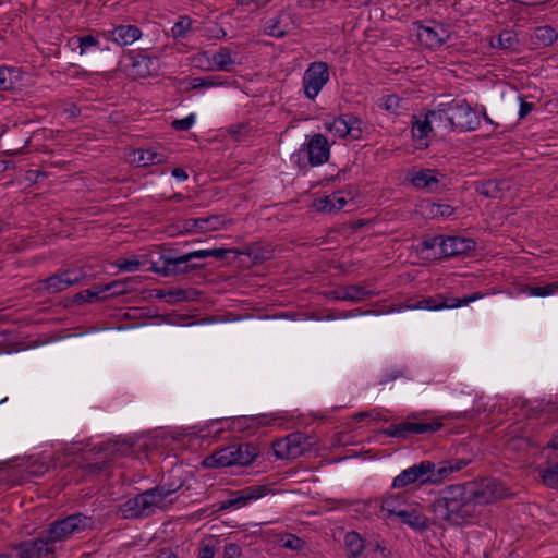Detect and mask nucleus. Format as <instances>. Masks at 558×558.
Returning a JSON list of instances; mask_svg holds the SVG:
<instances>
[{
    "label": "nucleus",
    "instance_id": "obj_12",
    "mask_svg": "<svg viewBox=\"0 0 558 558\" xmlns=\"http://www.w3.org/2000/svg\"><path fill=\"white\" fill-rule=\"evenodd\" d=\"M441 427V420L434 417L429 421H403L398 424H391L383 433L388 437L408 438L412 434L429 435Z\"/></svg>",
    "mask_w": 558,
    "mask_h": 558
},
{
    "label": "nucleus",
    "instance_id": "obj_60",
    "mask_svg": "<svg viewBox=\"0 0 558 558\" xmlns=\"http://www.w3.org/2000/svg\"><path fill=\"white\" fill-rule=\"evenodd\" d=\"M241 555V548L235 543H229L225 546V558H235Z\"/></svg>",
    "mask_w": 558,
    "mask_h": 558
},
{
    "label": "nucleus",
    "instance_id": "obj_10",
    "mask_svg": "<svg viewBox=\"0 0 558 558\" xmlns=\"http://www.w3.org/2000/svg\"><path fill=\"white\" fill-rule=\"evenodd\" d=\"M435 463L428 460L421 461L397 475L391 484L392 488H404L411 484H436L434 475Z\"/></svg>",
    "mask_w": 558,
    "mask_h": 558
},
{
    "label": "nucleus",
    "instance_id": "obj_59",
    "mask_svg": "<svg viewBox=\"0 0 558 558\" xmlns=\"http://www.w3.org/2000/svg\"><path fill=\"white\" fill-rule=\"evenodd\" d=\"M230 253H234L235 255L240 254V252L235 248H209L210 257L216 259H225Z\"/></svg>",
    "mask_w": 558,
    "mask_h": 558
},
{
    "label": "nucleus",
    "instance_id": "obj_18",
    "mask_svg": "<svg viewBox=\"0 0 558 558\" xmlns=\"http://www.w3.org/2000/svg\"><path fill=\"white\" fill-rule=\"evenodd\" d=\"M329 81V69L325 62H313L303 76L305 96L314 99Z\"/></svg>",
    "mask_w": 558,
    "mask_h": 558
},
{
    "label": "nucleus",
    "instance_id": "obj_15",
    "mask_svg": "<svg viewBox=\"0 0 558 558\" xmlns=\"http://www.w3.org/2000/svg\"><path fill=\"white\" fill-rule=\"evenodd\" d=\"M15 549L20 558H54L56 542L47 531L45 535L21 542Z\"/></svg>",
    "mask_w": 558,
    "mask_h": 558
},
{
    "label": "nucleus",
    "instance_id": "obj_33",
    "mask_svg": "<svg viewBox=\"0 0 558 558\" xmlns=\"http://www.w3.org/2000/svg\"><path fill=\"white\" fill-rule=\"evenodd\" d=\"M493 48L501 50H515L519 39L513 31H502L499 35L493 36L489 41Z\"/></svg>",
    "mask_w": 558,
    "mask_h": 558
},
{
    "label": "nucleus",
    "instance_id": "obj_34",
    "mask_svg": "<svg viewBox=\"0 0 558 558\" xmlns=\"http://www.w3.org/2000/svg\"><path fill=\"white\" fill-rule=\"evenodd\" d=\"M409 507L400 495H390L383 499L381 509L388 513V518L401 517Z\"/></svg>",
    "mask_w": 558,
    "mask_h": 558
},
{
    "label": "nucleus",
    "instance_id": "obj_54",
    "mask_svg": "<svg viewBox=\"0 0 558 558\" xmlns=\"http://www.w3.org/2000/svg\"><path fill=\"white\" fill-rule=\"evenodd\" d=\"M373 504H376V500H367V501H364V500H354V501H350L349 505L353 506V511L357 512V513H361L363 515H369L371 514V508L373 506Z\"/></svg>",
    "mask_w": 558,
    "mask_h": 558
},
{
    "label": "nucleus",
    "instance_id": "obj_47",
    "mask_svg": "<svg viewBox=\"0 0 558 558\" xmlns=\"http://www.w3.org/2000/svg\"><path fill=\"white\" fill-rule=\"evenodd\" d=\"M428 215L432 217H449L454 213V208L448 204L432 203L426 206Z\"/></svg>",
    "mask_w": 558,
    "mask_h": 558
},
{
    "label": "nucleus",
    "instance_id": "obj_38",
    "mask_svg": "<svg viewBox=\"0 0 558 558\" xmlns=\"http://www.w3.org/2000/svg\"><path fill=\"white\" fill-rule=\"evenodd\" d=\"M505 184L504 181L487 180L480 183L476 191L485 197L498 198L501 197Z\"/></svg>",
    "mask_w": 558,
    "mask_h": 558
},
{
    "label": "nucleus",
    "instance_id": "obj_62",
    "mask_svg": "<svg viewBox=\"0 0 558 558\" xmlns=\"http://www.w3.org/2000/svg\"><path fill=\"white\" fill-rule=\"evenodd\" d=\"M186 254H187V258L190 259V262H192L193 259H201V258L210 257L209 248L208 250L193 251V252H190V253H186Z\"/></svg>",
    "mask_w": 558,
    "mask_h": 558
},
{
    "label": "nucleus",
    "instance_id": "obj_8",
    "mask_svg": "<svg viewBox=\"0 0 558 558\" xmlns=\"http://www.w3.org/2000/svg\"><path fill=\"white\" fill-rule=\"evenodd\" d=\"M475 508L494 502L505 496L506 489L502 484L492 477L483 478L478 482L464 483Z\"/></svg>",
    "mask_w": 558,
    "mask_h": 558
},
{
    "label": "nucleus",
    "instance_id": "obj_14",
    "mask_svg": "<svg viewBox=\"0 0 558 558\" xmlns=\"http://www.w3.org/2000/svg\"><path fill=\"white\" fill-rule=\"evenodd\" d=\"M407 180L414 187L428 193H440L448 187L446 175L437 169L412 170L408 173Z\"/></svg>",
    "mask_w": 558,
    "mask_h": 558
},
{
    "label": "nucleus",
    "instance_id": "obj_50",
    "mask_svg": "<svg viewBox=\"0 0 558 558\" xmlns=\"http://www.w3.org/2000/svg\"><path fill=\"white\" fill-rule=\"evenodd\" d=\"M157 298H167V302H181L186 301V291L183 289H171L168 291L158 290Z\"/></svg>",
    "mask_w": 558,
    "mask_h": 558
},
{
    "label": "nucleus",
    "instance_id": "obj_3",
    "mask_svg": "<svg viewBox=\"0 0 558 558\" xmlns=\"http://www.w3.org/2000/svg\"><path fill=\"white\" fill-rule=\"evenodd\" d=\"M330 158V144L325 135L316 133L308 137L299 150L292 154L291 160L294 161L299 169H303L306 165L318 167L326 163Z\"/></svg>",
    "mask_w": 558,
    "mask_h": 558
},
{
    "label": "nucleus",
    "instance_id": "obj_39",
    "mask_svg": "<svg viewBox=\"0 0 558 558\" xmlns=\"http://www.w3.org/2000/svg\"><path fill=\"white\" fill-rule=\"evenodd\" d=\"M134 161H136L140 167L158 165L163 161V155L151 149H137L134 151Z\"/></svg>",
    "mask_w": 558,
    "mask_h": 558
},
{
    "label": "nucleus",
    "instance_id": "obj_61",
    "mask_svg": "<svg viewBox=\"0 0 558 558\" xmlns=\"http://www.w3.org/2000/svg\"><path fill=\"white\" fill-rule=\"evenodd\" d=\"M520 100H521V102H520L519 118L523 119L534 109V104L527 102L521 97H520Z\"/></svg>",
    "mask_w": 558,
    "mask_h": 558
},
{
    "label": "nucleus",
    "instance_id": "obj_42",
    "mask_svg": "<svg viewBox=\"0 0 558 558\" xmlns=\"http://www.w3.org/2000/svg\"><path fill=\"white\" fill-rule=\"evenodd\" d=\"M524 292L531 296H549L558 293V281L550 282L545 286H526Z\"/></svg>",
    "mask_w": 558,
    "mask_h": 558
},
{
    "label": "nucleus",
    "instance_id": "obj_58",
    "mask_svg": "<svg viewBox=\"0 0 558 558\" xmlns=\"http://www.w3.org/2000/svg\"><path fill=\"white\" fill-rule=\"evenodd\" d=\"M248 130V125L246 123H240L235 125H230L228 129L229 134L235 140L240 141L241 136L246 133Z\"/></svg>",
    "mask_w": 558,
    "mask_h": 558
},
{
    "label": "nucleus",
    "instance_id": "obj_48",
    "mask_svg": "<svg viewBox=\"0 0 558 558\" xmlns=\"http://www.w3.org/2000/svg\"><path fill=\"white\" fill-rule=\"evenodd\" d=\"M542 481L547 487L558 489V462L543 471Z\"/></svg>",
    "mask_w": 558,
    "mask_h": 558
},
{
    "label": "nucleus",
    "instance_id": "obj_26",
    "mask_svg": "<svg viewBox=\"0 0 558 558\" xmlns=\"http://www.w3.org/2000/svg\"><path fill=\"white\" fill-rule=\"evenodd\" d=\"M471 463V459H449L445 461H440L438 463H435L434 468V475L436 484L441 483L445 480H448L451 474L461 471L465 466H468Z\"/></svg>",
    "mask_w": 558,
    "mask_h": 558
},
{
    "label": "nucleus",
    "instance_id": "obj_24",
    "mask_svg": "<svg viewBox=\"0 0 558 558\" xmlns=\"http://www.w3.org/2000/svg\"><path fill=\"white\" fill-rule=\"evenodd\" d=\"M102 37L111 40L120 47L129 46L138 40L143 33L141 28L132 24L116 25L112 29L104 31Z\"/></svg>",
    "mask_w": 558,
    "mask_h": 558
},
{
    "label": "nucleus",
    "instance_id": "obj_35",
    "mask_svg": "<svg viewBox=\"0 0 558 558\" xmlns=\"http://www.w3.org/2000/svg\"><path fill=\"white\" fill-rule=\"evenodd\" d=\"M533 39L538 46L549 47L558 39V32L550 25L537 26L533 31Z\"/></svg>",
    "mask_w": 558,
    "mask_h": 558
},
{
    "label": "nucleus",
    "instance_id": "obj_2",
    "mask_svg": "<svg viewBox=\"0 0 558 558\" xmlns=\"http://www.w3.org/2000/svg\"><path fill=\"white\" fill-rule=\"evenodd\" d=\"M258 454V448L251 442L233 444L216 450L204 460V465L208 468L244 466L251 464Z\"/></svg>",
    "mask_w": 558,
    "mask_h": 558
},
{
    "label": "nucleus",
    "instance_id": "obj_46",
    "mask_svg": "<svg viewBox=\"0 0 558 558\" xmlns=\"http://www.w3.org/2000/svg\"><path fill=\"white\" fill-rule=\"evenodd\" d=\"M131 279H124V280H114L110 283H107L102 287L104 294H107L108 296H114V295H121L124 294L128 291V282Z\"/></svg>",
    "mask_w": 558,
    "mask_h": 558
},
{
    "label": "nucleus",
    "instance_id": "obj_49",
    "mask_svg": "<svg viewBox=\"0 0 558 558\" xmlns=\"http://www.w3.org/2000/svg\"><path fill=\"white\" fill-rule=\"evenodd\" d=\"M401 102H402V99L398 95L390 94V95L384 96L380 99L379 107L385 109L386 111L397 113L398 110L401 108Z\"/></svg>",
    "mask_w": 558,
    "mask_h": 558
},
{
    "label": "nucleus",
    "instance_id": "obj_4",
    "mask_svg": "<svg viewBox=\"0 0 558 558\" xmlns=\"http://www.w3.org/2000/svg\"><path fill=\"white\" fill-rule=\"evenodd\" d=\"M133 442L125 439L109 440L95 446L90 451L101 456L98 461L86 462L81 468L89 474H98L105 470L109 461L118 457H126L133 452Z\"/></svg>",
    "mask_w": 558,
    "mask_h": 558
},
{
    "label": "nucleus",
    "instance_id": "obj_43",
    "mask_svg": "<svg viewBox=\"0 0 558 558\" xmlns=\"http://www.w3.org/2000/svg\"><path fill=\"white\" fill-rule=\"evenodd\" d=\"M16 71L13 68L0 65V90H10L14 88L17 80Z\"/></svg>",
    "mask_w": 558,
    "mask_h": 558
},
{
    "label": "nucleus",
    "instance_id": "obj_27",
    "mask_svg": "<svg viewBox=\"0 0 558 558\" xmlns=\"http://www.w3.org/2000/svg\"><path fill=\"white\" fill-rule=\"evenodd\" d=\"M401 523L408 525L412 530L423 533L429 529L428 518L415 506L409 505L401 517H398Z\"/></svg>",
    "mask_w": 558,
    "mask_h": 558
},
{
    "label": "nucleus",
    "instance_id": "obj_19",
    "mask_svg": "<svg viewBox=\"0 0 558 558\" xmlns=\"http://www.w3.org/2000/svg\"><path fill=\"white\" fill-rule=\"evenodd\" d=\"M416 25L417 40L428 49H437L450 38L449 31L441 23L432 21L430 24L424 25L417 22Z\"/></svg>",
    "mask_w": 558,
    "mask_h": 558
},
{
    "label": "nucleus",
    "instance_id": "obj_23",
    "mask_svg": "<svg viewBox=\"0 0 558 558\" xmlns=\"http://www.w3.org/2000/svg\"><path fill=\"white\" fill-rule=\"evenodd\" d=\"M130 72L137 77H147L155 75L160 70V60L158 57L148 56L144 51H130Z\"/></svg>",
    "mask_w": 558,
    "mask_h": 558
},
{
    "label": "nucleus",
    "instance_id": "obj_56",
    "mask_svg": "<svg viewBox=\"0 0 558 558\" xmlns=\"http://www.w3.org/2000/svg\"><path fill=\"white\" fill-rule=\"evenodd\" d=\"M193 83L194 87H214L222 84L216 76L196 77Z\"/></svg>",
    "mask_w": 558,
    "mask_h": 558
},
{
    "label": "nucleus",
    "instance_id": "obj_40",
    "mask_svg": "<svg viewBox=\"0 0 558 558\" xmlns=\"http://www.w3.org/2000/svg\"><path fill=\"white\" fill-rule=\"evenodd\" d=\"M99 34H87L82 36H74L71 41L77 45L80 48V54H85L89 49H100Z\"/></svg>",
    "mask_w": 558,
    "mask_h": 558
},
{
    "label": "nucleus",
    "instance_id": "obj_11",
    "mask_svg": "<svg viewBox=\"0 0 558 558\" xmlns=\"http://www.w3.org/2000/svg\"><path fill=\"white\" fill-rule=\"evenodd\" d=\"M448 105L449 123L447 128L460 132L475 130L480 125V119L475 110L466 100H453Z\"/></svg>",
    "mask_w": 558,
    "mask_h": 558
},
{
    "label": "nucleus",
    "instance_id": "obj_44",
    "mask_svg": "<svg viewBox=\"0 0 558 558\" xmlns=\"http://www.w3.org/2000/svg\"><path fill=\"white\" fill-rule=\"evenodd\" d=\"M278 542L282 547L291 549V550H300L305 545V542L291 533H283L278 536Z\"/></svg>",
    "mask_w": 558,
    "mask_h": 558
},
{
    "label": "nucleus",
    "instance_id": "obj_5",
    "mask_svg": "<svg viewBox=\"0 0 558 558\" xmlns=\"http://www.w3.org/2000/svg\"><path fill=\"white\" fill-rule=\"evenodd\" d=\"M345 558H388L389 550L379 539L366 541L355 531L344 535Z\"/></svg>",
    "mask_w": 558,
    "mask_h": 558
},
{
    "label": "nucleus",
    "instance_id": "obj_55",
    "mask_svg": "<svg viewBox=\"0 0 558 558\" xmlns=\"http://www.w3.org/2000/svg\"><path fill=\"white\" fill-rule=\"evenodd\" d=\"M444 238H445L444 235H434V236L424 239L421 243L422 251L433 250L438 246L440 250L439 254L441 255V242H444Z\"/></svg>",
    "mask_w": 558,
    "mask_h": 558
},
{
    "label": "nucleus",
    "instance_id": "obj_64",
    "mask_svg": "<svg viewBox=\"0 0 558 558\" xmlns=\"http://www.w3.org/2000/svg\"><path fill=\"white\" fill-rule=\"evenodd\" d=\"M156 558H178V556L171 548H161Z\"/></svg>",
    "mask_w": 558,
    "mask_h": 558
},
{
    "label": "nucleus",
    "instance_id": "obj_63",
    "mask_svg": "<svg viewBox=\"0 0 558 558\" xmlns=\"http://www.w3.org/2000/svg\"><path fill=\"white\" fill-rule=\"evenodd\" d=\"M214 557H215L214 546L206 545L201 548L198 558H214Z\"/></svg>",
    "mask_w": 558,
    "mask_h": 558
},
{
    "label": "nucleus",
    "instance_id": "obj_29",
    "mask_svg": "<svg viewBox=\"0 0 558 558\" xmlns=\"http://www.w3.org/2000/svg\"><path fill=\"white\" fill-rule=\"evenodd\" d=\"M336 299L352 302H361L371 299L374 292L360 284H352L336 291Z\"/></svg>",
    "mask_w": 558,
    "mask_h": 558
},
{
    "label": "nucleus",
    "instance_id": "obj_6",
    "mask_svg": "<svg viewBox=\"0 0 558 558\" xmlns=\"http://www.w3.org/2000/svg\"><path fill=\"white\" fill-rule=\"evenodd\" d=\"M94 525L95 521L92 517L77 512L52 522L47 531L57 544L76 534L93 530Z\"/></svg>",
    "mask_w": 558,
    "mask_h": 558
},
{
    "label": "nucleus",
    "instance_id": "obj_32",
    "mask_svg": "<svg viewBox=\"0 0 558 558\" xmlns=\"http://www.w3.org/2000/svg\"><path fill=\"white\" fill-rule=\"evenodd\" d=\"M210 62L211 69L229 72L234 64V59L229 48L220 47L219 50L213 54Z\"/></svg>",
    "mask_w": 558,
    "mask_h": 558
},
{
    "label": "nucleus",
    "instance_id": "obj_41",
    "mask_svg": "<svg viewBox=\"0 0 558 558\" xmlns=\"http://www.w3.org/2000/svg\"><path fill=\"white\" fill-rule=\"evenodd\" d=\"M108 298L107 294H104L102 287H94L92 289H87L76 293L73 296V303L81 304L83 302L92 303L94 301H102Z\"/></svg>",
    "mask_w": 558,
    "mask_h": 558
},
{
    "label": "nucleus",
    "instance_id": "obj_30",
    "mask_svg": "<svg viewBox=\"0 0 558 558\" xmlns=\"http://www.w3.org/2000/svg\"><path fill=\"white\" fill-rule=\"evenodd\" d=\"M347 203L348 201L341 193H332L328 196L316 198L314 201V207L322 213H332L342 209Z\"/></svg>",
    "mask_w": 558,
    "mask_h": 558
},
{
    "label": "nucleus",
    "instance_id": "obj_7",
    "mask_svg": "<svg viewBox=\"0 0 558 558\" xmlns=\"http://www.w3.org/2000/svg\"><path fill=\"white\" fill-rule=\"evenodd\" d=\"M161 504L151 488L128 498L119 506V513L123 519H144L153 515Z\"/></svg>",
    "mask_w": 558,
    "mask_h": 558
},
{
    "label": "nucleus",
    "instance_id": "obj_17",
    "mask_svg": "<svg viewBox=\"0 0 558 558\" xmlns=\"http://www.w3.org/2000/svg\"><path fill=\"white\" fill-rule=\"evenodd\" d=\"M310 438L302 432L287 435L274 444L275 454L280 459H295L302 456L310 447Z\"/></svg>",
    "mask_w": 558,
    "mask_h": 558
},
{
    "label": "nucleus",
    "instance_id": "obj_31",
    "mask_svg": "<svg viewBox=\"0 0 558 558\" xmlns=\"http://www.w3.org/2000/svg\"><path fill=\"white\" fill-rule=\"evenodd\" d=\"M427 116L433 124L434 130H439L446 133L453 131L451 128H447V124H450L447 104H440L436 109L429 110Z\"/></svg>",
    "mask_w": 558,
    "mask_h": 558
},
{
    "label": "nucleus",
    "instance_id": "obj_22",
    "mask_svg": "<svg viewBox=\"0 0 558 558\" xmlns=\"http://www.w3.org/2000/svg\"><path fill=\"white\" fill-rule=\"evenodd\" d=\"M264 33L268 36L282 38L295 29V22L291 12L281 10L267 16L263 22Z\"/></svg>",
    "mask_w": 558,
    "mask_h": 558
},
{
    "label": "nucleus",
    "instance_id": "obj_21",
    "mask_svg": "<svg viewBox=\"0 0 558 558\" xmlns=\"http://www.w3.org/2000/svg\"><path fill=\"white\" fill-rule=\"evenodd\" d=\"M362 120L352 114L344 113L333 118L331 122H325V128L340 138L350 136L352 140H359L362 136Z\"/></svg>",
    "mask_w": 558,
    "mask_h": 558
},
{
    "label": "nucleus",
    "instance_id": "obj_36",
    "mask_svg": "<svg viewBox=\"0 0 558 558\" xmlns=\"http://www.w3.org/2000/svg\"><path fill=\"white\" fill-rule=\"evenodd\" d=\"M182 486L183 481L181 478H177L173 481L161 482V484L153 487L151 489L162 506L166 498L178 492Z\"/></svg>",
    "mask_w": 558,
    "mask_h": 558
},
{
    "label": "nucleus",
    "instance_id": "obj_9",
    "mask_svg": "<svg viewBox=\"0 0 558 558\" xmlns=\"http://www.w3.org/2000/svg\"><path fill=\"white\" fill-rule=\"evenodd\" d=\"M205 265H190L187 254L182 256L159 255L157 260L150 262V267L147 269L151 272L161 275L163 277L185 275L192 271L204 269Z\"/></svg>",
    "mask_w": 558,
    "mask_h": 558
},
{
    "label": "nucleus",
    "instance_id": "obj_45",
    "mask_svg": "<svg viewBox=\"0 0 558 558\" xmlns=\"http://www.w3.org/2000/svg\"><path fill=\"white\" fill-rule=\"evenodd\" d=\"M192 26V20L189 16H180L171 28L173 38H185Z\"/></svg>",
    "mask_w": 558,
    "mask_h": 558
},
{
    "label": "nucleus",
    "instance_id": "obj_53",
    "mask_svg": "<svg viewBox=\"0 0 558 558\" xmlns=\"http://www.w3.org/2000/svg\"><path fill=\"white\" fill-rule=\"evenodd\" d=\"M194 122H195V116L193 113H191L183 119L173 120L171 125L177 131H187L193 126Z\"/></svg>",
    "mask_w": 558,
    "mask_h": 558
},
{
    "label": "nucleus",
    "instance_id": "obj_28",
    "mask_svg": "<svg viewBox=\"0 0 558 558\" xmlns=\"http://www.w3.org/2000/svg\"><path fill=\"white\" fill-rule=\"evenodd\" d=\"M223 225V219L219 215H211L204 218H190L184 221V229L192 231H211L218 230Z\"/></svg>",
    "mask_w": 558,
    "mask_h": 558
},
{
    "label": "nucleus",
    "instance_id": "obj_16",
    "mask_svg": "<svg viewBox=\"0 0 558 558\" xmlns=\"http://www.w3.org/2000/svg\"><path fill=\"white\" fill-rule=\"evenodd\" d=\"M86 275L82 270L66 269L37 282V291L54 294L80 283Z\"/></svg>",
    "mask_w": 558,
    "mask_h": 558
},
{
    "label": "nucleus",
    "instance_id": "obj_20",
    "mask_svg": "<svg viewBox=\"0 0 558 558\" xmlns=\"http://www.w3.org/2000/svg\"><path fill=\"white\" fill-rule=\"evenodd\" d=\"M269 493L270 489L266 485H252L240 490L230 492V498L220 502L219 510L229 508L240 509L265 497Z\"/></svg>",
    "mask_w": 558,
    "mask_h": 558
},
{
    "label": "nucleus",
    "instance_id": "obj_25",
    "mask_svg": "<svg viewBox=\"0 0 558 558\" xmlns=\"http://www.w3.org/2000/svg\"><path fill=\"white\" fill-rule=\"evenodd\" d=\"M475 241L462 236H445L441 242V256L453 257L466 254L475 248Z\"/></svg>",
    "mask_w": 558,
    "mask_h": 558
},
{
    "label": "nucleus",
    "instance_id": "obj_57",
    "mask_svg": "<svg viewBox=\"0 0 558 558\" xmlns=\"http://www.w3.org/2000/svg\"><path fill=\"white\" fill-rule=\"evenodd\" d=\"M48 464L44 462H35L27 468V474L35 477H40L48 471Z\"/></svg>",
    "mask_w": 558,
    "mask_h": 558
},
{
    "label": "nucleus",
    "instance_id": "obj_51",
    "mask_svg": "<svg viewBox=\"0 0 558 558\" xmlns=\"http://www.w3.org/2000/svg\"><path fill=\"white\" fill-rule=\"evenodd\" d=\"M408 377L407 368H392L385 372L379 380V385H386L392 380Z\"/></svg>",
    "mask_w": 558,
    "mask_h": 558
},
{
    "label": "nucleus",
    "instance_id": "obj_52",
    "mask_svg": "<svg viewBox=\"0 0 558 558\" xmlns=\"http://www.w3.org/2000/svg\"><path fill=\"white\" fill-rule=\"evenodd\" d=\"M121 271L133 272L141 268V262L137 258H119L116 263Z\"/></svg>",
    "mask_w": 558,
    "mask_h": 558
},
{
    "label": "nucleus",
    "instance_id": "obj_13",
    "mask_svg": "<svg viewBox=\"0 0 558 558\" xmlns=\"http://www.w3.org/2000/svg\"><path fill=\"white\" fill-rule=\"evenodd\" d=\"M483 295L480 292L472 293L471 295L463 298H454L451 295L438 293L432 296L423 298L411 305L414 310H428L439 311L444 308H457L460 306H466L471 302L481 299Z\"/></svg>",
    "mask_w": 558,
    "mask_h": 558
},
{
    "label": "nucleus",
    "instance_id": "obj_37",
    "mask_svg": "<svg viewBox=\"0 0 558 558\" xmlns=\"http://www.w3.org/2000/svg\"><path fill=\"white\" fill-rule=\"evenodd\" d=\"M434 131L433 124L427 116L418 118L416 116H413L412 121V135L415 141H422L427 137V135Z\"/></svg>",
    "mask_w": 558,
    "mask_h": 558
},
{
    "label": "nucleus",
    "instance_id": "obj_1",
    "mask_svg": "<svg viewBox=\"0 0 558 558\" xmlns=\"http://www.w3.org/2000/svg\"><path fill=\"white\" fill-rule=\"evenodd\" d=\"M430 510L437 521L447 522L452 526L469 524L476 515L477 510L472 501L465 484L446 486L432 502Z\"/></svg>",
    "mask_w": 558,
    "mask_h": 558
}]
</instances>
